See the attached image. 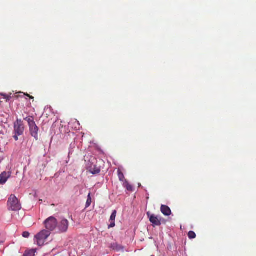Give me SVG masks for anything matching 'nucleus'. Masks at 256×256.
<instances>
[{
	"label": "nucleus",
	"mask_w": 256,
	"mask_h": 256,
	"mask_svg": "<svg viewBox=\"0 0 256 256\" xmlns=\"http://www.w3.org/2000/svg\"><path fill=\"white\" fill-rule=\"evenodd\" d=\"M8 209L12 211H18L22 208V206L16 197L11 194L8 198L7 203Z\"/></svg>",
	"instance_id": "obj_1"
},
{
	"label": "nucleus",
	"mask_w": 256,
	"mask_h": 256,
	"mask_svg": "<svg viewBox=\"0 0 256 256\" xmlns=\"http://www.w3.org/2000/svg\"><path fill=\"white\" fill-rule=\"evenodd\" d=\"M24 126L22 121L21 120L18 119L14 123V135L13 136V138L15 140L17 141L18 140V136L24 134Z\"/></svg>",
	"instance_id": "obj_2"
},
{
	"label": "nucleus",
	"mask_w": 256,
	"mask_h": 256,
	"mask_svg": "<svg viewBox=\"0 0 256 256\" xmlns=\"http://www.w3.org/2000/svg\"><path fill=\"white\" fill-rule=\"evenodd\" d=\"M50 232L46 230H42L38 234L35 236L36 240V244L39 246H42L46 240L50 236Z\"/></svg>",
	"instance_id": "obj_3"
},
{
	"label": "nucleus",
	"mask_w": 256,
	"mask_h": 256,
	"mask_svg": "<svg viewBox=\"0 0 256 256\" xmlns=\"http://www.w3.org/2000/svg\"><path fill=\"white\" fill-rule=\"evenodd\" d=\"M44 224L46 230L50 232L56 229L58 220L54 217L52 216L46 218Z\"/></svg>",
	"instance_id": "obj_4"
},
{
	"label": "nucleus",
	"mask_w": 256,
	"mask_h": 256,
	"mask_svg": "<svg viewBox=\"0 0 256 256\" xmlns=\"http://www.w3.org/2000/svg\"><path fill=\"white\" fill-rule=\"evenodd\" d=\"M69 226V222L67 219L62 218L58 221L56 229L59 233L66 232Z\"/></svg>",
	"instance_id": "obj_5"
},
{
	"label": "nucleus",
	"mask_w": 256,
	"mask_h": 256,
	"mask_svg": "<svg viewBox=\"0 0 256 256\" xmlns=\"http://www.w3.org/2000/svg\"><path fill=\"white\" fill-rule=\"evenodd\" d=\"M96 160L94 158H91L90 161L91 164H88L87 166V170L93 174H99L100 172V168L94 164V162Z\"/></svg>",
	"instance_id": "obj_6"
},
{
	"label": "nucleus",
	"mask_w": 256,
	"mask_h": 256,
	"mask_svg": "<svg viewBox=\"0 0 256 256\" xmlns=\"http://www.w3.org/2000/svg\"><path fill=\"white\" fill-rule=\"evenodd\" d=\"M150 222L154 226H160L161 225V218L156 216L154 214H150V212L146 213Z\"/></svg>",
	"instance_id": "obj_7"
},
{
	"label": "nucleus",
	"mask_w": 256,
	"mask_h": 256,
	"mask_svg": "<svg viewBox=\"0 0 256 256\" xmlns=\"http://www.w3.org/2000/svg\"><path fill=\"white\" fill-rule=\"evenodd\" d=\"M11 168H10L8 172H4L0 174V184H4L7 182L8 180L11 176L12 175Z\"/></svg>",
	"instance_id": "obj_8"
},
{
	"label": "nucleus",
	"mask_w": 256,
	"mask_h": 256,
	"mask_svg": "<svg viewBox=\"0 0 256 256\" xmlns=\"http://www.w3.org/2000/svg\"><path fill=\"white\" fill-rule=\"evenodd\" d=\"M29 128L30 135L37 140H38V132L39 128L36 125V122L30 125Z\"/></svg>",
	"instance_id": "obj_9"
},
{
	"label": "nucleus",
	"mask_w": 256,
	"mask_h": 256,
	"mask_svg": "<svg viewBox=\"0 0 256 256\" xmlns=\"http://www.w3.org/2000/svg\"><path fill=\"white\" fill-rule=\"evenodd\" d=\"M162 212L165 216H169L171 214L172 212L170 208L166 205H162L160 208Z\"/></svg>",
	"instance_id": "obj_10"
},
{
	"label": "nucleus",
	"mask_w": 256,
	"mask_h": 256,
	"mask_svg": "<svg viewBox=\"0 0 256 256\" xmlns=\"http://www.w3.org/2000/svg\"><path fill=\"white\" fill-rule=\"evenodd\" d=\"M112 248L114 250H115L117 252L124 250V247L120 244H114L112 245Z\"/></svg>",
	"instance_id": "obj_11"
},
{
	"label": "nucleus",
	"mask_w": 256,
	"mask_h": 256,
	"mask_svg": "<svg viewBox=\"0 0 256 256\" xmlns=\"http://www.w3.org/2000/svg\"><path fill=\"white\" fill-rule=\"evenodd\" d=\"M24 120L28 122V126L35 123L34 118L32 116H28L24 118Z\"/></svg>",
	"instance_id": "obj_12"
},
{
	"label": "nucleus",
	"mask_w": 256,
	"mask_h": 256,
	"mask_svg": "<svg viewBox=\"0 0 256 256\" xmlns=\"http://www.w3.org/2000/svg\"><path fill=\"white\" fill-rule=\"evenodd\" d=\"M124 186L128 191L132 192L133 190L132 186L126 180L125 182L124 183Z\"/></svg>",
	"instance_id": "obj_13"
},
{
	"label": "nucleus",
	"mask_w": 256,
	"mask_h": 256,
	"mask_svg": "<svg viewBox=\"0 0 256 256\" xmlns=\"http://www.w3.org/2000/svg\"><path fill=\"white\" fill-rule=\"evenodd\" d=\"M34 250H30L26 252L23 256H34Z\"/></svg>",
	"instance_id": "obj_14"
},
{
	"label": "nucleus",
	"mask_w": 256,
	"mask_h": 256,
	"mask_svg": "<svg viewBox=\"0 0 256 256\" xmlns=\"http://www.w3.org/2000/svg\"><path fill=\"white\" fill-rule=\"evenodd\" d=\"M92 203V198L90 196V193L88 196V199L86 200V208H87L88 206H90Z\"/></svg>",
	"instance_id": "obj_15"
},
{
	"label": "nucleus",
	"mask_w": 256,
	"mask_h": 256,
	"mask_svg": "<svg viewBox=\"0 0 256 256\" xmlns=\"http://www.w3.org/2000/svg\"><path fill=\"white\" fill-rule=\"evenodd\" d=\"M0 95L2 96L4 98L6 99V101L9 100L12 98V96H11L12 94L11 93L10 94H0Z\"/></svg>",
	"instance_id": "obj_16"
},
{
	"label": "nucleus",
	"mask_w": 256,
	"mask_h": 256,
	"mask_svg": "<svg viewBox=\"0 0 256 256\" xmlns=\"http://www.w3.org/2000/svg\"><path fill=\"white\" fill-rule=\"evenodd\" d=\"M188 236L190 239L194 238L196 237L195 232L193 231H190L188 233Z\"/></svg>",
	"instance_id": "obj_17"
},
{
	"label": "nucleus",
	"mask_w": 256,
	"mask_h": 256,
	"mask_svg": "<svg viewBox=\"0 0 256 256\" xmlns=\"http://www.w3.org/2000/svg\"><path fill=\"white\" fill-rule=\"evenodd\" d=\"M118 176L120 180L123 182L124 179V176L123 173L120 170L118 171Z\"/></svg>",
	"instance_id": "obj_18"
},
{
	"label": "nucleus",
	"mask_w": 256,
	"mask_h": 256,
	"mask_svg": "<svg viewBox=\"0 0 256 256\" xmlns=\"http://www.w3.org/2000/svg\"><path fill=\"white\" fill-rule=\"evenodd\" d=\"M116 210H114L113 211L112 213L111 214V216L110 218V220L114 221L116 218Z\"/></svg>",
	"instance_id": "obj_19"
},
{
	"label": "nucleus",
	"mask_w": 256,
	"mask_h": 256,
	"mask_svg": "<svg viewBox=\"0 0 256 256\" xmlns=\"http://www.w3.org/2000/svg\"><path fill=\"white\" fill-rule=\"evenodd\" d=\"M22 236L24 238H28L30 236V233L28 232H24L22 233Z\"/></svg>",
	"instance_id": "obj_20"
},
{
	"label": "nucleus",
	"mask_w": 256,
	"mask_h": 256,
	"mask_svg": "<svg viewBox=\"0 0 256 256\" xmlns=\"http://www.w3.org/2000/svg\"><path fill=\"white\" fill-rule=\"evenodd\" d=\"M112 222L110 223V224L108 226V228H114L115 226V222L114 221H112Z\"/></svg>",
	"instance_id": "obj_21"
},
{
	"label": "nucleus",
	"mask_w": 256,
	"mask_h": 256,
	"mask_svg": "<svg viewBox=\"0 0 256 256\" xmlns=\"http://www.w3.org/2000/svg\"><path fill=\"white\" fill-rule=\"evenodd\" d=\"M26 96H28L30 97V99H34V98L33 96H30L29 94H26Z\"/></svg>",
	"instance_id": "obj_22"
},
{
	"label": "nucleus",
	"mask_w": 256,
	"mask_h": 256,
	"mask_svg": "<svg viewBox=\"0 0 256 256\" xmlns=\"http://www.w3.org/2000/svg\"><path fill=\"white\" fill-rule=\"evenodd\" d=\"M3 160L4 158H2L0 157V164L2 163Z\"/></svg>",
	"instance_id": "obj_23"
}]
</instances>
